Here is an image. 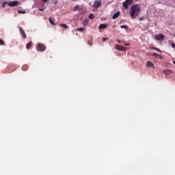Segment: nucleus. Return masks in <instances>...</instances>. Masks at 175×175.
Instances as JSON below:
<instances>
[{
  "label": "nucleus",
  "instance_id": "1",
  "mask_svg": "<svg viewBox=\"0 0 175 175\" xmlns=\"http://www.w3.org/2000/svg\"><path fill=\"white\" fill-rule=\"evenodd\" d=\"M138 14H140V6L139 4H134L130 9V16L135 18Z\"/></svg>",
  "mask_w": 175,
  "mask_h": 175
},
{
  "label": "nucleus",
  "instance_id": "2",
  "mask_svg": "<svg viewBox=\"0 0 175 175\" xmlns=\"http://www.w3.org/2000/svg\"><path fill=\"white\" fill-rule=\"evenodd\" d=\"M122 5L124 9H129V6H131V5H133V0H126L123 2Z\"/></svg>",
  "mask_w": 175,
  "mask_h": 175
},
{
  "label": "nucleus",
  "instance_id": "3",
  "mask_svg": "<svg viewBox=\"0 0 175 175\" xmlns=\"http://www.w3.org/2000/svg\"><path fill=\"white\" fill-rule=\"evenodd\" d=\"M37 50L38 51H46V46H44L43 44H38L37 46Z\"/></svg>",
  "mask_w": 175,
  "mask_h": 175
},
{
  "label": "nucleus",
  "instance_id": "4",
  "mask_svg": "<svg viewBox=\"0 0 175 175\" xmlns=\"http://www.w3.org/2000/svg\"><path fill=\"white\" fill-rule=\"evenodd\" d=\"M102 5V0H96L94 3V7L98 9V8H100Z\"/></svg>",
  "mask_w": 175,
  "mask_h": 175
},
{
  "label": "nucleus",
  "instance_id": "5",
  "mask_svg": "<svg viewBox=\"0 0 175 175\" xmlns=\"http://www.w3.org/2000/svg\"><path fill=\"white\" fill-rule=\"evenodd\" d=\"M20 2L18 1H10L8 3V6H10L11 8H14V6H18Z\"/></svg>",
  "mask_w": 175,
  "mask_h": 175
},
{
  "label": "nucleus",
  "instance_id": "6",
  "mask_svg": "<svg viewBox=\"0 0 175 175\" xmlns=\"http://www.w3.org/2000/svg\"><path fill=\"white\" fill-rule=\"evenodd\" d=\"M155 40H165V36H163V34H157L155 37H154Z\"/></svg>",
  "mask_w": 175,
  "mask_h": 175
},
{
  "label": "nucleus",
  "instance_id": "7",
  "mask_svg": "<svg viewBox=\"0 0 175 175\" xmlns=\"http://www.w3.org/2000/svg\"><path fill=\"white\" fill-rule=\"evenodd\" d=\"M19 31L23 39H27V34H25V31H24V29H23V27H19Z\"/></svg>",
  "mask_w": 175,
  "mask_h": 175
},
{
  "label": "nucleus",
  "instance_id": "8",
  "mask_svg": "<svg viewBox=\"0 0 175 175\" xmlns=\"http://www.w3.org/2000/svg\"><path fill=\"white\" fill-rule=\"evenodd\" d=\"M116 50H118L119 51H125V50H126V47L125 46L116 45Z\"/></svg>",
  "mask_w": 175,
  "mask_h": 175
},
{
  "label": "nucleus",
  "instance_id": "9",
  "mask_svg": "<svg viewBox=\"0 0 175 175\" xmlns=\"http://www.w3.org/2000/svg\"><path fill=\"white\" fill-rule=\"evenodd\" d=\"M120 14H121V12L120 11L115 13L112 16L113 20H116V18H118V17H120Z\"/></svg>",
  "mask_w": 175,
  "mask_h": 175
},
{
  "label": "nucleus",
  "instance_id": "10",
  "mask_svg": "<svg viewBox=\"0 0 175 175\" xmlns=\"http://www.w3.org/2000/svg\"><path fill=\"white\" fill-rule=\"evenodd\" d=\"M147 66L148 68H152V69H155V66H154V63L150 61L147 62Z\"/></svg>",
  "mask_w": 175,
  "mask_h": 175
},
{
  "label": "nucleus",
  "instance_id": "11",
  "mask_svg": "<svg viewBox=\"0 0 175 175\" xmlns=\"http://www.w3.org/2000/svg\"><path fill=\"white\" fill-rule=\"evenodd\" d=\"M107 28V25L106 24H100L99 26V29H106Z\"/></svg>",
  "mask_w": 175,
  "mask_h": 175
},
{
  "label": "nucleus",
  "instance_id": "12",
  "mask_svg": "<svg viewBox=\"0 0 175 175\" xmlns=\"http://www.w3.org/2000/svg\"><path fill=\"white\" fill-rule=\"evenodd\" d=\"M59 27H62V28H64L65 29H68L69 28V26L66 24H59Z\"/></svg>",
  "mask_w": 175,
  "mask_h": 175
},
{
  "label": "nucleus",
  "instance_id": "13",
  "mask_svg": "<svg viewBox=\"0 0 175 175\" xmlns=\"http://www.w3.org/2000/svg\"><path fill=\"white\" fill-rule=\"evenodd\" d=\"M32 46V42H29L26 44V49L27 50H29L31 49V46Z\"/></svg>",
  "mask_w": 175,
  "mask_h": 175
},
{
  "label": "nucleus",
  "instance_id": "14",
  "mask_svg": "<svg viewBox=\"0 0 175 175\" xmlns=\"http://www.w3.org/2000/svg\"><path fill=\"white\" fill-rule=\"evenodd\" d=\"M150 50H155L156 51H158V53H162V51H161V49L156 47H150Z\"/></svg>",
  "mask_w": 175,
  "mask_h": 175
},
{
  "label": "nucleus",
  "instance_id": "15",
  "mask_svg": "<svg viewBox=\"0 0 175 175\" xmlns=\"http://www.w3.org/2000/svg\"><path fill=\"white\" fill-rule=\"evenodd\" d=\"M49 23H50V24H51L52 25H55V23H54V20H53L52 18H51V17H49Z\"/></svg>",
  "mask_w": 175,
  "mask_h": 175
},
{
  "label": "nucleus",
  "instance_id": "16",
  "mask_svg": "<svg viewBox=\"0 0 175 175\" xmlns=\"http://www.w3.org/2000/svg\"><path fill=\"white\" fill-rule=\"evenodd\" d=\"M120 28L123 29H129V27H128V25H122L120 26Z\"/></svg>",
  "mask_w": 175,
  "mask_h": 175
},
{
  "label": "nucleus",
  "instance_id": "17",
  "mask_svg": "<svg viewBox=\"0 0 175 175\" xmlns=\"http://www.w3.org/2000/svg\"><path fill=\"white\" fill-rule=\"evenodd\" d=\"M85 28H83V27H80V28H77V29H76V31H79V32H83V31H85Z\"/></svg>",
  "mask_w": 175,
  "mask_h": 175
},
{
  "label": "nucleus",
  "instance_id": "18",
  "mask_svg": "<svg viewBox=\"0 0 175 175\" xmlns=\"http://www.w3.org/2000/svg\"><path fill=\"white\" fill-rule=\"evenodd\" d=\"M0 46H5V41L0 38Z\"/></svg>",
  "mask_w": 175,
  "mask_h": 175
},
{
  "label": "nucleus",
  "instance_id": "19",
  "mask_svg": "<svg viewBox=\"0 0 175 175\" xmlns=\"http://www.w3.org/2000/svg\"><path fill=\"white\" fill-rule=\"evenodd\" d=\"M89 18H90L91 20L95 18V16L94 15V14H91L89 16Z\"/></svg>",
  "mask_w": 175,
  "mask_h": 175
},
{
  "label": "nucleus",
  "instance_id": "20",
  "mask_svg": "<svg viewBox=\"0 0 175 175\" xmlns=\"http://www.w3.org/2000/svg\"><path fill=\"white\" fill-rule=\"evenodd\" d=\"M18 12L19 13V14H25V11L18 10Z\"/></svg>",
  "mask_w": 175,
  "mask_h": 175
},
{
  "label": "nucleus",
  "instance_id": "21",
  "mask_svg": "<svg viewBox=\"0 0 175 175\" xmlns=\"http://www.w3.org/2000/svg\"><path fill=\"white\" fill-rule=\"evenodd\" d=\"M6 5H8V2L3 1L2 3V8H5L6 6Z\"/></svg>",
  "mask_w": 175,
  "mask_h": 175
},
{
  "label": "nucleus",
  "instance_id": "22",
  "mask_svg": "<svg viewBox=\"0 0 175 175\" xmlns=\"http://www.w3.org/2000/svg\"><path fill=\"white\" fill-rule=\"evenodd\" d=\"M152 55V57H159V54H158L157 53H154Z\"/></svg>",
  "mask_w": 175,
  "mask_h": 175
},
{
  "label": "nucleus",
  "instance_id": "23",
  "mask_svg": "<svg viewBox=\"0 0 175 175\" xmlns=\"http://www.w3.org/2000/svg\"><path fill=\"white\" fill-rule=\"evenodd\" d=\"M23 70H27V69H28V67L27 66H24L23 68H22Z\"/></svg>",
  "mask_w": 175,
  "mask_h": 175
},
{
  "label": "nucleus",
  "instance_id": "24",
  "mask_svg": "<svg viewBox=\"0 0 175 175\" xmlns=\"http://www.w3.org/2000/svg\"><path fill=\"white\" fill-rule=\"evenodd\" d=\"M171 46H172V47L173 48V49H175V44L174 43H172L171 44Z\"/></svg>",
  "mask_w": 175,
  "mask_h": 175
},
{
  "label": "nucleus",
  "instance_id": "25",
  "mask_svg": "<svg viewBox=\"0 0 175 175\" xmlns=\"http://www.w3.org/2000/svg\"><path fill=\"white\" fill-rule=\"evenodd\" d=\"M88 43L89 46H92V42H90V40L88 41Z\"/></svg>",
  "mask_w": 175,
  "mask_h": 175
},
{
  "label": "nucleus",
  "instance_id": "26",
  "mask_svg": "<svg viewBox=\"0 0 175 175\" xmlns=\"http://www.w3.org/2000/svg\"><path fill=\"white\" fill-rule=\"evenodd\" d=\"M38 10H39L40 12H43V10H44V8H39Z\"/></svg>",
  "mask_w": 175,
  "mask_h": 175
},
{
  "label": "nucleus",
  "instance_id": "27",
  "mask_svg": "<svg viewBox=\"0 0 175 175\" xmlns=\"http://www.w3.org/2000/svg\"><path fill=\"white\" fill-rule=\"evenodd\" d=\"M77 9H79V5H75V10H77Z\"/></svg>",
  "mask_w": 175,
  "mask_h": 175
},
{
  "label": "nucleus",
  "instance_id": "28",
  "mask_svg": "<svg viewBox=\"0 0 175 175\" xmlns=\"http://www.w3.org/2000/svg\"><path fill=\"white\" fill-rule=\"evenodd\" d=\"M106 40H107V38H103V42H106Z\"/></svg>",
  "mask_w": 175,
  "mask_h": 175
},
{
  "label": "nucleus",
  "instance_id": "29",
  "mask_svg": "<svg viewBox=\"0 0 175 175\" xmlns=\"http://www.w3.org/2000/svg\"><path fill=\"white\" fill-rule=\"evenodd\" d=\"M143 20H144V17L139 18V21H143Z\"/></svg>",
  "mask_w": 175,
  "mask_h": 175
},
{
  "label": "nucleus",
  "instance_id": "30",
  "mask_svg": "<svg viewBox=\"0 0 175 175\" xmlns=\"http://www.w3.org/2000/svg\"><path fill=\"white\" fill-rule=\"evenodd\" d=\"M159 58H160V59H162V55H159V57H158Z\"/></svg>",
  "mask_w": 175,
  "mask_h": 175
},
{
  "label": "nucleus",
  "instance_id": "31",
  "mask_svg": "<svg viewBox=\"0 0 175 175\" xmlns=\"http://www.w3.org/2000/svg\"><path fill=\"white\" fill-rule=\"evenodd\" d=\"M117 42H118V43L121 44V40H117Z\"/></svg>",
  "mask_w": 175,
  "mask_h": 175
},
{
  "label": "nucleus",
  "instance_id": "32",
  "mask_svg": "<svg viewBox=\"0 0 175 175\" xmlns=\"http://www.w3.org/2000/svg\"><path fill=\"white\" fill-rule=\"evenodd\" d=\"M124 46H129V43L124 44Z\"/></svg>",
  "mask_w": 175,
  "mask_h": 175
},
{
  "label": "nucleus",
  "instance_id": "33",
  "mask_svg": "<svg viewBox=\"0 0 175 175\" xmlns=\"http://www.w3.org/2000/svg\"><path fill=\"white\" fill-rule=\"evenodd\" d=\"M43 2H47V0H42Z\"/></svg>",
  "mask_w": 175,
  "mask_h": 175
},
{
  "label": "nucleus",
  "instance_id": "34",
  "mask_svg": "<svg viewBox=\"0 0 175 175\" xmlns=\"http://www.w3.org/2000/svg\"><path fill=\"white\" fill-rule=\"evenodd\" d=\"M173 64H175V60L173 62Z\"/></svg>",
  "mask_w": 175,
  "mask_h": 175
},
{
  "label": "nucleus",
  "instance_id": "35",
  "mask_svg": "<svg viewBox=\"0 0 175 175\" xmlns=\"http://www.w3.org/2000/svg\"><path fill=\"white\" fill-rule=\"evenodd\" d=\"M174 37H175V34H174Z\"/></svg>",
  "mask_w": 175,
  "mask_h": 175
}]
</instances>
